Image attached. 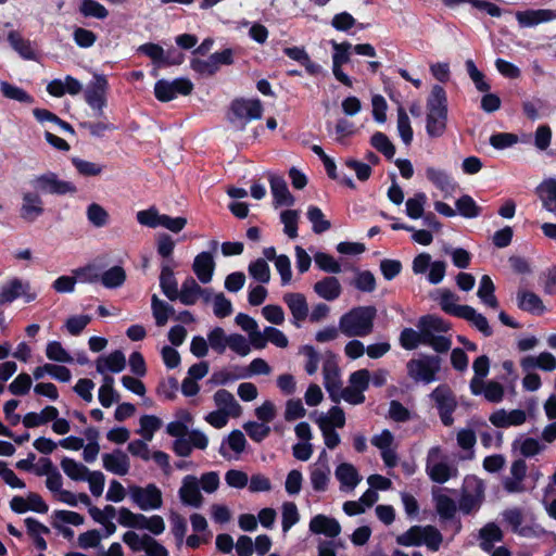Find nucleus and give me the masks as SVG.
<instances>
[{"instance_id": "1", "label": "nucleus", "mask_w": 556, "mask_h": 556, "mask_svg": "<svg viewBox=\"0 0 556 556\" xmlns=\"http://www.w3.org/2000/svg\"><path fill=\"white\" fill-rule=\"evenodd\" d=\"M377 309L372 305L355 306L339 318V329L348 338H364L374 331Z\"/></svg>"}, {"instance_id": "2", "label": "nucleus", "mask_w": 556, "mask_h": 556, "mask_svg": "<svg viewBox=\"0 0 556 556\" xmlns=\"http://www.w3.org/2000/svg\"><path fill=\"white\" fill-rule=\"evenodd\" d=\"M441 358L437 355L421 354L417 358L407 362V375L415 382L429 384L438 380V372L441 370Z\"/></svg>"}, {"instance_id": "3", "label": "nucleus", "mask_w": 556, "mask_h": 556, "mask_svg": "<svg viewBox=\"0 0 556 556\" xmlns=\"http://www.w3.org/2000/svg\"><path fill=\"white\" fill-rule=\"evenodd\" d=\"M29 184L40 195H65L74 194L77 191L73 182L61 179L56 173L50 170L34 176Z\"/></svg>"}, {"instance_id": "4", "label": "nucleus", "mask_w": 556, "mask_h": 556, "mask_svg": "<svg viewBox=\"0 0 556 556\" xmlns=\"http://www.w3.org/2000/svg\"><path fill=\"white\" fill-rule=\"evenodd\" d=\"M426 472L433 482L443 484L456 477L457 468L447 462L440 446H432L427 454Z\"/></svg>"}, {"instance_id": "5", "label": "nucleus", "mask_w": 556, "mask_h": 556, "mask_svg": "<svg viewBox=\"0 0 556 556\" xmlns=\"http://www.w3.org/2000/svg\"><path fill=\"white\" fill-rule=\"evenodd\" d=\"M263 106L258 99H238L231 103L229 121L238 130H243L248 123L260 119Z\"/></svg>"}, {"instance_id": "6", "label": "nucleus", "mask_w": 556, "mask_h": 556, "mask_svg": "<svg viewBox=\"0 0 556 556\" xmlns=\"http://www.w3.org/2000/svg\"><path fill=\"white\" fill-rule=\"evenodd\" d=\"M484 483L476 476H468L464 480L459 510L465 515L476 513L484 501Z\"/></svg>"}, {"instance_id": "7", "label": "nucleus", "mask_w": 556, "mask_h": 556, "mask_svg": "<svg viewBox=\"0 0 556 556\" xmlns=\"http://www.w3.org/2000/svg\"><path fill=\"white\" fill-rule=\"evenodd\" d=\"M427 323L428 328L425 333V344L431 346L438 353H445L452 346L450 338L443 336L450 327L446 321L442 318L429 315V319H426L422 324Z\"/></svg>"}, {"instance_id": "8", "label": "nucleus", "mask_w": 556, "mask_h": 556, "mask_svg": "<svg viewBox=\"0 0 556 556\" xmlns=\"http://www.w3.org/2000/svg\"><path fill=\"white\" fill-rule=\"evenodd\" d=\"M442 424L450 427L454 422L453 414L457 407L456 397L447 384L438 386L431 393Z\"/></svg>"}, {"instance_id": "9", "label": "nucleus", "mask_w": 556, "mask_h": 556, "mask_svg": "<svg viewBox=\"0 0 556 556\" xmlns=\"http://www.w3.org/2000/svg\"><path fill=\"white\" fill-rule=\"evenodd\" d=\"M128 492L131 502L141 510L159 509L163 504L162 492L153 483L146 486L130 485Z\"/></svg>"}, {"instance_id": "10", "label": "nucleus", "mask_w": 556, "mask_h": 556, "mask_svg": "<svg viewBox=\"0 0 556 556\" xmlns=\"http://www.w3.org/2000/svg\"><path fill=\"white\" fill-rule=\"evenodd\" d=\"M109 88L108 79L102 74H93L92 80L85 89V100L87 104L96 111V115L101 117L103 109L106 105V91Z\"/></svg>"}, {"instance_id": "11", "label": "nucleus", "mask_w": 556, "mask_h": 556, "mask_svg": "<svg viewBox=\"0 0 556 556\" xmlns=\"http://www.w3.org/2000/svg\"><path fill=\"white\" fill-rule=\"evenodd\" d=\"M20 296H23L25 302H33L37 294L30 292V283L21 278H12L8 280L0 288V305L12 303Z\"/></svg>"}, {"instance_id": "12", "label": "nucleus", "mask_w": 556, "mask_h": 556, "mask_svg": "<svg viewBox=\"0 0 556 556\" xmlns=\"http://www.w3.org/2000/svg\"><path fill=\"white\" fill-rule=\"evenodd\" d=\"M45 213L43 200L41 195L34 191H24L22 193V203L20 207V217L26 223H34Z\"/></svg>"}, {"instance_id": "13", "label": "nucleus", "mask_w": 556, "mask_h": 556, "mask_svg": "<svg viewBox=\"0 0 556 556\" xmlns=\"http://www.w3.org/2000/svg\"><path fill=\"white\" fill-rule=\"evenodd\" d=\"M283 302L292 315V325L300 328L309 313L305 295L299 292L286 293L283 295Z\"/></svg>"}, {"instance_id": "14", "label": "nucleus", "mask_w": 556, "mask_h": 556, "mask_svg": "<svg viewBox=\"0 0 556 556\" xmlns=\"http://www.w3.org/2000/svg\"><path fill=\"white\" fill-rule=\"evenodd\" d=\"M102 466L106 471L123 477L130 470V459L124 451L115 448L102 454Z\"/></svg>"}, {"instance_id": "15", "label": "nucleus", "mask_w": 556, "mask_h": 556, "mask_svg": "<svg viewBox=\"0 0 556 556\" xmlns=\"http://www.w3.org/2000/svg\"><path fill=\"white\" fill-rule=\"evenodd\" d=\"M324 386L329 397L334 402H340L339 392L342 388V381L340 379V370L337 364L332 361H326L323 365Z\"/></svg>"}, {"instance_id": "16", "label": "nucleus", "mask_w": 556, "mask_h": 556, "mask_svg": "<svg viewBox=\"0 0 556 556\" xmlns=\"http://www.w3.org/2000/svg\"><path fill=\"white\" fill-rule=\"evenodd\" d=\"M179 498L182 504L199 508L203 503V496L200 492V483L197 477L186 476L179 489Z\"/></svg>"}, {"instance_id": "17", "label": "nucleus", "mask_w": 556, "mask_h": 556, "mask_svg": "<svg viewBox=\"0 0 556 556\" xmlns=\"http://www.w3.org/2000/svg\"><path fill=\"white\" fill-rule=\"evenodd\" d=\"M426 319H429V315L422 316L417 324L418 331L413 328H404L400 334L401 346L405 350H415L420 344H425V333L428 328V324H422Z\"/></svg>"}, {"instance_id": "18", "label": "nucleus", "mask_w": 556, "mask_h": 556, "mask_svg": "<svg viewBox=\"0 0 556 556\" xmlns=\"http://www.w3.org/2000/svg\"><path fill=\"white\" fill-rule=\"evenodd\" d=\"M527 473V465L522 459L515 460L509 470V476L503 480V486L508 493H520L525 491L523 479Z\"/></svg>"}, {"instance_id": "19", "label": "nucleus", "mask_w": 556, "mask_h": 556, "mask_svg": "<svg viewBox=\"0 0 556 556\" xmlns=\"http://www.w3.org/2000/svg\"><path fill=\"white\" fill-rule=\"evenodd\" d=\"M490 422L497 428H508L520 426L527 420V413L523 409L505 410L503 408L495 410L489 417Z\"/></svg>"}, {"instance_id": "20", "label": "nucleus", "mask_w": 556, "mask_h": 556, "mask_svg": "<svg viewBox=\"0 0 556 556\" xmlns=\"http://www.w3.org/2000/svg\"><path fill=\"white\" fill-rule=\"evenodd\" d=\"M334 476L340 482V490L343 492L353 491L362 481V476L358 473L354 465L350 463H342L337 466Z\"/></svg>"}, {"instance_id": "21", "label": "nucleus", "mask_w": 556, "mask_h": 556, "mask_svg": "<svg viewBox=\"0 0 556 556\" xmlns=\"http://www.w3.org/2000/svg\"><path fill=\"white\" fill-rule=\"evenodd\" d=\"M192 270L202 283H208L213 279L215 261L211 252L199 253L192 264Z\"/></svg>"}, {"instance_id": "22", "label": "nucleus", "mask_w": 556, "mask_h": 556, "mask_svg": "<svg viewBox=\"0 0 556 556\" xmlns=\"http://www.w3.org/2000/svg\"><path fill=\"white\" fill-rule=\"evenodd\" d=\"M309 531L333 539L341 533V526L337 519L319 514L311 519Z\"/></svg>"}, {"instance_id": "23", "label": "nucleus", "mask_w": 556, "mask_h": 556, "mask_svg": "<svg viewBox=\"0 0 556 556\" xmlns=\"http://www.w3.org/2000/svg\"><path fill=\"white\" fill-rule=\"evenodd\" d=\"M556 18V12L548 9L518 11L516 20L521 27H533Z\"/></svg>"}, {"instance_id": "24", "label": "nucleus", "mask_w": 556, "mask_h": 556, "mask_svg": "<svg viewBox=\"0 0 556 556\" xmlns=\"http://www.w3.org/2000/svg\"><path fill=\"white\" fill-rule=\"evenodd\" d=\"M314 292L323 300L332 302L340 298L342 286L334 276H327L315 282Z\"/></svg>"}, {"instance_id": "25", "label": "nucleus", "mask_w": 556, "mask_h": 556, "mask_svg": "<svg viewBox=\"0 0 556 556\" xmlns=\"http://www.w3.org/2000/svg\"><path fill=\"white\" fill-rule=\"evenodd\" d=\"M126 367V357L124 353L116 350L108 355H101L96 362L97 371L101 375L110 372H121Z\"/></svg>"}, {"instance_id": "26", "label": "nucleus", "mask_w": 556, "mask_h": 556, "mask_svg": "<svg viewBox=\"0 0 556 556\" xmlns=\"http://www.w3.org/2000/svg\"><path fill=\"white\" fill-rule=\"evenodd\" d=\"M269 184L274 202L276 206H292L294 204V197L290 193L287 182L281 176L270 175Z\"/></svg>"}, {"instance_id": "27", "label": "nucleus", "mask_w": 556, "mask_h": 556, "mask_svg": "<svg viewBox=\"0 0 556 556\" xmlns=\"http://www.w3.org/2000/svg\"><path fill=\"white\" fill-rule=\"evenodd\" d=\"M426 177L445 195L452 194L456 189V182L452 176L444 169L429 166L426 168Z\"/></svg>"}, {"instance_id": "28", "label": "nucleus", "mask_w": 556, "mask_h": 556, "mask_svg": "<svg viewBox=\"0 0 556 556\" xmlns=\"http://www.w3.org/2000/svg\"><path fill=\"white\" fill-rule=\"evenodd\" d=\"M535 192L542 202V206L549 213L556 212V178L544 179Z\"/></svg>"}, {"instance_id": "29", "label": "nucleus", "mask_w": 556, "mask_h": 556, "mask_svg": "<svg viewBox=\"0 0 556 556\" xmlns=\"http://www.w3.org/2000/svg\"><path fill=\"white\" fill-rule=\"evenodd\" d=\"M214 403L218 410L225 412L231 417H239L242 413V407L235 399L233 394L226 389H219L214 393Z\"/></svg>"}, {"instance_id": "30", "label": "nucleus", "mask_w": 556, "mask_h": 556, "mask_svg": "<svg viewBox=\"0 0 556 556\" xmlns=\"http://www.w3.org/2000/svg\"><path fill=\"white\" fill-rule=\"evenodd\" d=\"M160 287L164 295L169 301L178 299V285L174 275V270L168 262L162 263L160 275Z\"/></svg>"}, {"instance_id": "31", "label": "nucleus", "mask_w": 556, "mask_h": 556, "mask_svg": "<svg viewBox=\"0 0 556 556\" xmlns=\"http://www.w3.org/2000/svg\"><path fill=\"white\" fill-rule=\"evenodd\" d=\"M517 305L521 311L533 315H541L545 312L541 298L534 292L523 289L517 292Z\"/></svg>"}, {"instance_id": "32", "label": "nucleus", "mask_w": 556, "mask_h": 556, "mask_svg": "<svg viewBox=\"0 0 556 556\" xmlns=\"http://www.w3.org/2000/svg\"><path fill=\"white\" fill-rule=\"evenodd\" d=\"M432 500L437 509V513L439 514L441 519L450 520L453 519L457 506L456 502L447 496L446 494L442 493L440 489H433L432 490Z\"/></svg>"}, {"instance_id": "33", "label": "nucleus", "mask_w": 556, "mask_h": 556, "mask_svg": "<svg viewBox=\"0 0 556 556\" xmlns=\"http://www.w3.org/2000/svg\"><path fill=\"white\" fill-rule=\"evenodd\" d=\"M59 416V410L54 406H46L40 413L30 412L27 413L22 422L26 428H36L42 425H46L52 419H55Z\"/></svg>"}, {"instance_id": "34", "label": "nucleus", "mask_w": 556, "mask_h": 556, "mask_svg": "<svg viewBox=\"0 0 556 556\" xmlns=\"http://www.w3.org/2000/svg\"><path fill=\"white\" fill-rule=\"evenodd\" d=\"M8 41L11 48L25 60H34L36 58L31 42L25 39L18 31L11 30L8 34Z\"/></svg>"}, {"instance_id": "35", "label": "nucleus", "mask_w": 556, "mask_h": 556, "mask_svg": "<svg viewBox=\"0 0 556 556\" xmlns=\"http://www.w3.org/2000/svg\"><path fill=\"white\" fill-rule=\"evenodd\" d=\"M331 481V469L309 466V483L315 492L324 493Z\"/></svg>"}, {"instance_id": "36", "label": "nucleus", "mask_w": 556, "mask_h": 556, "mask_svg": "<svg viewBox=\"0 0 556 556\" xmlns=\"http://www.w3.org/2000/svg\"><path fill=\"white\" fill-rule=\"evenodd\" d=\"M202 287L192 278L188 277L184 280L181 289L178 290V299L184 305H193L199 299Z\"/></svg>"}, {"instance_id": "37", "label": "nucleus", "mask_w": 556, "mask_h": 556, "mask_svg": "<svg viewBox=\"0 0 556 556\" xmlns=\"http://www.w3.org/2000/svg\"><path fill=\"white\" fill-rule=\"evenodd\" d=\"M494 291L495 286L491 277L488 275H483L480 279L477 295L484 305L491 308L498 307V301L494 294Z\"/></svg>"}, {"instance_id": "38", "label": "nucleus", "mask_w": 556, "mask_h": 556, "mask_svg": "<svg viewBox=\"0 0 556 556\" xmlns=\"http://www.w3.org/2000/svg\"><path fill=\"white\" fill-rule=\"evenodd\" d=\"M463 314L460 318L466 319L472 326H475L483 336L490 337L493 333L492 328L489 325L488 319L481 313H478L472 306L462 308Z\"/></svg>"}, {"instance_id": "39", "label": "nucleus", "mask_w": 556, "mask_h": 556, "mask_svg": "<svg viewBox=\"0 0 556 556\" xmlns=\"http://www.w3.org/2000/svg\"><path fill=\"white\" fill-rule=\"evenodd\" d=\"M61 468L74 481H85L90 473V470L85 465L70 457L62 458Z\"/></svg>"}, {"instance_id": "40", "label": "nucleus", "mask_w": 556, "mask_h": 556, "mask_svg": "<svg viewBox=\"0 0 556 556\" xmlns=\"http://www.w3.org/2000/svg\"><path fill=\"white\" fill-rule=\"evenodd\" d=\"M480 540L482 549L490 552L494 543L503 540V532L497 525L490 522L480 530Z\"/></svg>"}, {"instance_id": "41", "label": "nucleus", "mask_w": 556, "mask_h": 556, "mask_svg": "<svg viewBox=\"0 0 556 556\" xmlns=\"http://www.w3.org/2000/svg\"><path fill=\"white\" fill-rule=\"evenodd\" d=\"M151 308L155 324L159 327L164 326L168 321L169 316L175 312L170 304L160 300L156 294H153L151 298Z\"/></svg>"}, {"instance_id": "42", "label": "nucleus", "mask_w": 556, "mask_h": 556, "mask_svg": "<svg viewBox=\"0 0 556 556\" xmlns=\"http://www.w3.org/2000/svg\"><path fill=\"white\" fill-rule=\"evenodd\" d=\"M447 113L427 112L426 130L430 137H440L446 128Z\"/></svg>"}, {"instance_id": "43", "label": "nucleus", "mask_w": 556, "mask_h": 556, "mask_svg": "<svg viewBox=\"0 0 556 556\" xmlns=\"http://www.w3.org/2000/svg\"><path fill=\"white\" fill-rule=\"evenodd\" d=\"M427 112L447 113V99L445 90L434 85L427 100Z\"/></svg>"}, {"instance_id": "44", "label": "nucleus", "mask_w": 556, "mask_h": 556, "mask_svg": "<svg viewBox=\"0 0 556 556\" xmlns=\"http://www.w3.org/2000/svg\"><path fill=\"white\" fill-rule=\"evenodd\" d=\"M126 271L122 266H113L100 275L101 283L108 289H116L124 285Z\"/></svg>"}, {"instance_id": "45", "label": "nucleus", "mask_w": 556, "mask_h": 556, "mask_svg": "<svg viewBox=\"0 0 556 556\" xmlns=\"http://www.w3.org/2000/svg\"><path fill=\"white\" fill-rule=\"evenodd\" d=\"M0 90L7 99L25 104L34 103V98L23 88L12 85L5 80L0 81Z\"/></svg>"}, {"instance_id": "46", "label": "nucleus", "mask_w": 556, "mask_h": 556, "mask_svg": "<svg viewBox=\"0 0 556 556\" xmlns=\"http://www.w3.org/2000/svg\"><path fill=\"white\" fill-rule=\"evenodd\" d=\"M139 52L149 56L156 66L180 63V61H169L165 55L164 49L156 43H144L139 47Z\"/></svg>"}, {"instance_id": "47", "label": "nucleus", "mask_w": 556, "mask_h": 556, "mask_svg": "<svg viewBox=\"0 0 556 556\" xmlns=\"http://www.w3.org/2000/svg\"><path fill=\"white\" fill-rule=\"evenodd\" d=\"M427 200V195L424 192H417L414 197L408 198L405 203L406 215L412 219L421 218L425 215Z\"/></svg>"}, {"instance_id": "48", "label": "nucleus", "mask_w": 556, "mask_h": 556, "mask_svg": "<svg viewBox=\"0 0 556 556\" xmlns=\"http://www.w3.org/2000/svg\"><path fill=\"white\" fill-rule=\"evenodd\" d=\"M458 298L455 293L447 289L440 291V305L442 309L451 315L460 317L463 314L462 308H466L468 305H458Z\"/></svg>"}, {"instance_id": "49", "label": "nucleus", "mask_w": 556, "mask_h": 556, "mask_svg": "<svg viewBox=\"0 0 556 556\" xmlns=\"http://www.w3.org/2000/svg\"><path fill=\"white\" fill-rule=\"evenodd\" d=\"M86 216L88 222L97 228L105 227L110 220L108 211L98 203H91L87 206Z\"/></svg>"}, {"instance_id": "50", "label": "nucleus", "mask_w": 556, "mask_h": 556, "mask_svg": "<svg viewBox=\"0 0 556 556\" xmlns=\"http://www.w3.org/2000/svg\"><path fill=\"white\" fill-rule=\"evenodd\" d=\"M140 428L137 431L146 441H152L154 433L161 428L162 421L154 415H143L140 420Z\"/></svg>"}, {"instance_id": "51", "label": "nucleus", "mask_w": 556, "mask_h": 556, "mask_svg": "<svg viewBox=\"0 0 556 556\" xmlns=\"http://www.w3.org/2000/svg\"><path fill=\"white\" fill-rule=\"evenodd\" d=\"M503 520L510 527L514 533L519 535H526L527 529L521 527L523 521V515L519 508H508L502 513Z\"/></svg>"}, {"instance_id": "52", "label": "nucleus", "mask_w": 556, "mask_h": 556, "mask_svg": "<svg viewBox=\"0 0 556 556\" xmlns=\"http://www.w3.org/2000/svg\"><path fill=\"white\" fill-rule=\"evenodd\" d=\"M324 420L330 428H342L345 425V414L339 406H332L326 414H320L316 418V424L320 427V422Z\"/></svg>"}, {"instance_id": "53", "label": "nucleus", "mask_w": 556, "mask_h": 556, "mask_svg": "<svg viewBox=\"0 0 556 556\" xmlns=\"http://www.w3.org/2000/svg\"><path fill=\"white\" fill-rule=\"evenodd\" d=\"M79 12L85 17H93L97 20H104L109 15L106 8L96 0H81Z\"/></svg>"}, {"instance_id": "54", "label": "nucleus", "mask_w": 556, "mask_h": 556, "mask_svg": "<svg viewBox=\"0 0 556 556\" xmlns=\"http://www.w3.org/2000/svg\"><path fill=\"white\" fill-rule=\"evenodd\" d=\"M421 545L427 546L431 552L439 551L442 542V533L433 526H422Z\"/></svg>"}, {"instance_id": "55", "label": "nucleus", "mask_w": 556, "mask_h": 556, "mask_svg": "<svg viewBox=\"0 0 556 556\" xmlns=\"http://www.w3.org/2000/svg\"><path fill=\"white\" fill-rule=\"evenodd\" d=\"M307 218L312 223V229L315 233L319 235L330 229L331 224L325 218L323 211L311 205L307 210Z\"/></svg>"}, {"instance_id": "56", "label": "nucleus", "mask_w": 556, "mask_h": 556, "mask_svg": "<svg viewBox=\"0 0 556 556\" xmlns=\"http://www.w3.org/2000/svg\"><path fill=\"white\" fill-rule=\"evenodd\" d=\"M457 212L465 218H475L480 215L481 208L468 194L462 195L455 203Z\"/></svg>"}, {"instance_id": "57", "label": "nucleus", "mask_w": 556, "mask_h": 556, "mask_svg": "<svg viewBox=\"0 0 556 556\" xmlns=\"http://www.w3.org/2000/svg\"><path fill=\"white\" fill-rule=\"evenodd\" d=\"M299 212L295 210H286L280 214V220L283 224V232L290 238L298 237Z\"/></svg>"}, {"instance_id": "58", "label": "nucleus", "mask_w": 556, "mask_h": 556, "mask_svg": "<svg viewBox=\"0 0 556 556\" xmlns=\"http://www.w3.org/2000/svg\"><path fill=\"white\" fill-rule=\"evenodd\" d=\"M314 261L316 266L323 271L329 274H340L342 271L341 265L336 261V258L325 252L315 253Z\"/></svg>"}, {"instance_id": "59", "label": "nucleus", "mask_w": 556, "mask_h": 556, "mask_svg": "<svg viewBox=\"0 0 556 556\" xmlns=\"http://www.w3.org/2000/svg\"><path fill=\"white\" fill-rule=\"evenodd\" d=\"M228 336H226L225 330L220 327H215L207 334L208 345L213 351L218 354H223L228 346Z\"/></svg>"}, {"instance_id": "60", "label": "nucleus", "mask_w": 556, "mask_h": 556, "mask_svg": "<svg viewBox=\"0 0 556 556\" xmlns=\"http://www.w3.org/2000/svg\"><path fill=\"white\" fill-rule=\"evenodd\" d=\"M300 520V514L293 502H286L282 505L281 527L283 533H287Z\"/></svg>"}, {"instance_id": "61", "label": "nucleus", "mask_w": 556, "mask_h": 556, "mask_svg": "<svg viewBox=\"0 0 556 556\" xmlns=\"http://www.w3.org/2000/svg\"><path fill=\"white\" fill-rule=\"evenodd\" d=\"M249 274L261 283H267L270 280V269L264 258H257L249 265Z\"/></svg>"}, {"instance_id": "62", "label": "nucleus", "mask_w": 556, "mask_h": 556, "mask_svg": "<svg viewBox=\"0 0 556 556\" xmlns=\"http://www.w3.org/2000/svg\"><path fill=\"white\" fill-rule=\"evenodd\" d=\"M46 355L50 361L59 363H72L73 357L59 341H50L47 344Z\"/></svg>"}, {"instance_id": "63", "label": "nucleus", "mask_w": 556, "mask_h": 556, "mask_svg": "<svg viewBox=\"0 0 556 556\" xmlns=\"http://www.w3.org/2000/svg\"><path fill=\"white\" fill-rule=\"evenodd\" d=\"M353 286L362 292H372L376 289V278L369 270H357Z\"/></svg>"}, {"instance_id": "64", "label": "nucleus", "mask_w": 556, "mask_h": 556, "mask_svg": "<svg viewBox=\"0 0 556 556\" xmlns=\"http://www.w3.org/2000/svg\"><path fill=\"white\" fill-rule=\"evenodd\" d=\"M243 429L248 433V435L255 442H262L265 440L270 433V427L256 421H248L243 425Z\"/></svg>"}]
</instances>
